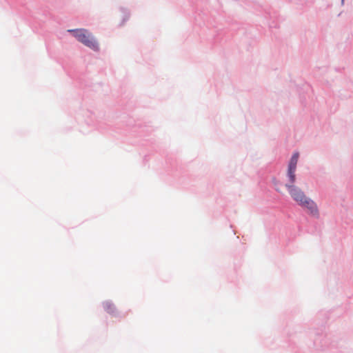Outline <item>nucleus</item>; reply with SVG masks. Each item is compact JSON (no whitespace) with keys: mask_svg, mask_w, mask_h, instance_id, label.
Listing matches in <instances>:
<instances>
[{"mask_svg":"<svg viewBox=\"0 0 353 353\" xmlns=\"http://www.w3.org/2000/svg\"><path fill=\"white\" fill-rule=\"evenodd\" d=\"M77 119L79 122H85L88 125H94V117L93 113L89 110H83L82 115L78 114Z\"/></svg>","mask_w":353,"mask_h":353,"instance_id":"nucleus-4","label":"nucleus"},{"mask_svg":"<svg viewBox=\"0 0 353 353\" xmlns=\"http://www.w3.org/2000/svg\"><path fill=\"white\" fill-rule=\"evenodd\" d=\"M302 208L307 210V214L315 218H319V210L316 203L310 198L306 196L305 199L299 204Z\"/></svg>","mask_w":353,"mask_h":353,"instance_id":"nucleus-2","label":"nucleus"},{"mask_svg":"<svg viewBox=\"0 0 353 353\" xmlns=\"http://www.w3.org/2000/svg\"><path fill=\"white\" fill-rule=\"evenodd\" d=\"M70 33L79 43L94 52H99L100 46L97 38L94 34L87 29L77 28L69 29L67 30Z\"/></svg>","mask_w":353,"mask_h":353,"instance_id":"nucleus-1","label":"nucleus"},{"mask_svg":"<svg viewBox=\"0 0 353 353\" xmlns=\"http://www.w3.org/2000/svg\"><path fill=\"white\" fill-rule=\"evenodd\" d=\"M120 12L122 13V24H124L130 18V12L128 8L121 7L119 8Z\"/></svg>","mask_w":353,"mask_h":353,"instance_id":"nucleus-7","label":"nucleus"},{"mask_svg":"<svg viewBox=\"0 0 353 353\" xmlns=\"http://www.w3.org/2000/svg\"><path fill=\"white\" fill-rule=\"evenodd\" d=\"M344 1L345 0H341V5L343 6L344 5Z\"/></svg>","mask_w":353,"mask_h":353,"instance_id":"nucleus-9","label":"nucleus"},{"mask_svg":"<svg viewBox=\"0 0 353 353\" xmlns=\"http://www.w3.org/2000/svg\"><path fill=\"white\" fill-rule=\"evenodd\" d=\"M285 186L292 199L296 201L298 205L300 203H302V201L306 197L304 192L300 188L289 183H286Z\"/></svg>","mask_w":353,"mask_h":353,"instance_id":"nucleus-3","label":"nucleus"},{"mask_svg":"<svg viewBox=\"0 0 353 353\" xmlns=\"http://www.w3.org/2000/svg\"><path fill=\"white\" fill-rule=\"evenodd\" d=\"M103 306H104V308L105 310L108 312H113V305L109 303V302H106L103 304Z\"/></svg>","mask_w":353,"mask_h":353,"instance_id":"nucleus-8","label":"nucleus"},{"mask_svg":"<svg viewBox=\"0 0 353 353\" xmlns=\"http://www.w3.org/2000/svg\"><path fill=\"white\" fill-rule=\"evenodd\" d=\"M299 158V153L298 152H294L288 162V168L296 169Z\"/></svg>","mask_w":353,"mask_h":353,"instance_id":"nucleus-5","label":"nucleus"},{"mask_svg":"<svg viewBox=\"0 0 353 353\" xmlns=\"http://www.w3.org/2000/svg\"><path fill=\"white\" fill-rule=\"evenodd\" d=\"M296 170L295 168H288L287 171V177L288 178V183L289 184L294 185V183L296 182Z\"/></svg>","mask_w":353,"mask_h":353,"instance_id":"nucleus-6","label":"nucleus"}]
</instances>
